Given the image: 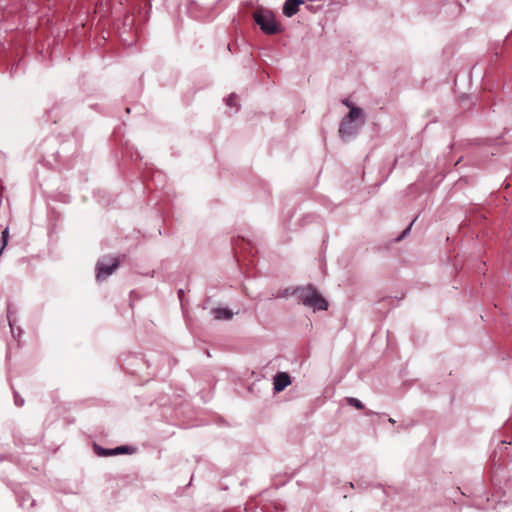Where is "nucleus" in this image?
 <instances>
[{
	"mask_svg": "<svg viewBox=\"0 0 512 512\" xmlns=\"http://www.w3.org/2000/svg\"><path fill=\"white\" fill-rule=\"evenodd\" d=\"M15 332H18V335L21 333V330L15 329Z\"/></svg>",
	"mask_w": 512,
	"mask_h": 512,
	"instance_id": "18",
	"label": "nucleus"
},
{
	"mask_svg": "<svg viewBox=\"0 0 512 512\" xmlns=\"http://www.w3.org/2000/svg\"><path fill=\"white\" fill-rule=\"evenodd\" d=\"M416 218L410 223V225L402 232V234L397 237V240L400 241L401 239H403L410 231L413 223L415 222Z\"/></svg>",
	"mask_w": 512,
	"mask_h": 512,
	"instance_id": "13",
	"label": "nucleus"
},
{
	"mask_svg": "<svg viewBox=\"0 0 512 512\" xmlns=\"http://www.w3.org/2000/svg\"><path fill=\"white\" fill-rule=\"evenodd\" d=\"M343 103H344L346 106L350 107V104H349L348 100H344V101H343Z\"/></svg>",
	"mask_w": 512,
	"mask_h": 512,
	"instance_id": "15",
	"label": "nucleus"
},
{
	"mask_svg": "<svg viewBox=\"0 0 512 512\" xmlns=\"http://www.w3.org/2000/svg\"><path fill=\"white\" fill-rule=\"evenodd\" d=\"M15 332H18V335L21 333V330L15 329Z\"/></svg>",
	"mask_w": 512,
	"mask_h": 512,
	"instance_id": "17",
	"label": "nucleus"
},
{
	"mask_svg": "<svg viewBox=\"0 0 512 512\" xmlns=\"http://www.w3.org/2000/svg\"><path fill=\"white\" fill-rule=\"evenodd\" d=\"M389 422H390V423H395V420H394V419H392V418H390V419H389Z\"/></svg>",
	"mask_w": 512,
	"mask_h": 512,
	"instance_id": "16",
	"label": "nucleus"
},
{
	"mask_svg": "<svg viewBox=\"0 0 512 512\" xmlns=\"http://www.w3.org/2000/svg\"><path fill=\"white\" fill-rule=\"evenodd\" d=\"M114 451H115V455H118V454H123V453H131L134 451V448L130 447V446H119V447L114 448Z\"/></svg>",
	"mask_w": 512,
	"mask_h": 512,
	"instance_id": "10",
	"label": "nucleus"
},
{
	"mask_svg": "<svg viewBox=\"0 0 512 512\" xmlns=\"http://www.w3.org/2000/svg\"><path fill=\"white\" fill-rule=\"evenodd\" d=\"M347 402H348L349 405H351V406H353V407H355L357 409H363L364 408L363 403L359 399H357V398L350 397V398L347 399Z\"/></svg>",
	"mask_w": 512,
	"mask_h": 512,
	"instance_id": "9",
	"label": "nucleus"
},
{
	"mask_svg": "<svg viewBox=\"0 0 512 512\" xmlns=\"http://www.w3.org/2000/svg\"><path fill=\"white\" fill-rule=\"evenodd\" d=\"M226 104L230 107H237V95L234 93L229 95V97L226 99Z\"/></svg>",
	"mask_w": 512,
	"mask_h": 512,
	"instance_id": "11",
	"label": "nucleus"
},
{
	"mask_svg": "<svg viewBox=\"0 0 512 512\" xmlns=\"http://www.w3.org/2000/svg\"><path fill=\"white\" fill-rule=\"evenodd\" d=\"M9 325H10V328H11L12 335L15 336V329H14L13 324L11 323V321H9Z\"/></svg>",
	"mask_w": 512,
	"mask_h": 512,
	"instance_id": "14",
	"label": "nucleus"
},
{
	"mask_svg": "<svg viewBox=\"0 0 512 512\" xmlns=\"http://www.w3.org/2000/svg\"><path fill=\"white\" fill-rule=\"evenodd\" d=\"M364 124V114L358 107H351L349 113L342 119L339 134L342 139L354 137L361 125Z\"/></svg>",
	"mask_w": 512,
	"mask_h": 512,
	"instance_id": "1",
	"label": "nucleus"
},
{
	"mask_svg": "<svg viewBox=\"0 0 512 512\" xmlns=\"http://www.w3.org/2000/svg\"><path fill=\"white\" fill-rule=\"evenodd\" d=\"M291 379L288 373L279 372L273 378V389L275 392L283 391L288 385H290Z\"/></svg>",
	"mask_w": 512,
	"mask_h": 512,
	"instance_id": "5",
	"label": "nucleus"
},
{
	"mask_svg": "<svg viewBox=\"0 0 512 512\" xmlns=\"http://www.w3.org/2000/svg\"><path fill=\"white\" fill-rule=\"evenodd\" d=\"M94 450L98 456H112L115 455L114 449H106L101 446L94 445Z\"/></svg>",
	"mask_w": 512,
	"mask_h": 512,
	"instance_id": "8",
	"label": "nucleus"
},
{
	"mask_svg": "<svg viewBox=\"0 0 512 512\" xmlns=\"http://www.w3.org/2000/svg\"><path fill=\"white\" fill-rule=\"evenodd\" d=\"M215 319L229 320L232 318L233 313L227 308H217L213 311Z\"/></svg>",
	"mask_w": 512,
	"mask_h": 512,
	"instance_id": "7",
	"label": "nucleus"
},
{
	"mask_svg": "<svg viewBox=\"0 0 512 512\" xmlns=\"http://www.w3.org/2000/svg\"><path fill=\"white\" fill-rule=\"evenodd\" d=\"M119 266V260L117 258H109L99 260L96 264V278L98 281L105 280L110 276Z\"/></svg>",
	"mask_w": 512,
	"mask_h": 512,
	"instance_id": "4",
	"label": "nucleus"
},
{
	"mask_svg": "<svg viewBox=\"0 0 512 512\" xmlns=\"http://www.w3.org/2000/svg\"><path fill=\"white\" fill-rule=\"evenodd\" d=\"M299 301L306 307L313 310H327L328 302L312 286L301 287L297 289Z\"/></svg>",
	"mask_w": 512,
	"mask_h": 512,
	"instance_id": "2",
	"label": "nucleus"
},
{
	"mask_svg": "<svg viewBox=\"0 0 512 512\" xmlns=\"http://www.w3.org/2000/svg\"><path fill=\"white\" fill-rule=\"evenodd\" d=\"M14 402L18 407L24 405V399L16 391H14Z\"/></svg>",
	"mask_w": 512,
	"mask_h": 512,
	"instance_id": "12",
	"label": "nucleus"
},
{
	"mask_svg": "<svg viewBox=\"0 0 512 512\" xmlns=\"http://www.w3.org/2000/svg\"><path fill=\"white\" fill-rule=\"evenodd\" d=\"M254 20L262 32L267 35H274L280 32L274 14L269 10L259 9L254 13Z\"/></svg>",
	"mask_w": 512,
	"mask_h": 512,
	"instance_id": "3",
	"label": "nucleus"
},
{
	"mask_svg": "<svg viewBox=\"0 0 512 512\" xmlns=\"http://www.w3.org/2000/svg\"><path fill=\"white\" fill-rule=\"evenodd\" d=\"M304 2L305 0H286L283 5V14L286 17H292L298 12L299 6Z\"/></svg>",
	"mask_w": 512,
	"mask_h": 512,
	"instance_id": "6",
	"label": "nucleus"
}]
</instances>
